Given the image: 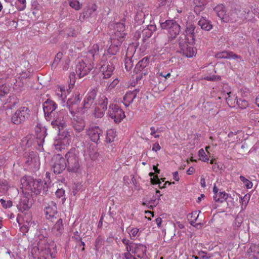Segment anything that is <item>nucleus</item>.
I'll list each match as a JSON object with an SVG mask.
<instances>
[{
  "label": "nucleus",
  "instance_id": "nucleus-1",
  "mask_svg": "<svg viewBox=\"0 0 259 259\" xmlns=\"http://www.w3.org/2000/svg\"><path fill=\"white\" fill-rule=\"evenodd\" d=\"M98 93L97 88L91 89L85 95L83 101V109H89L92 106L94 107L93 114L96 118H101L104 115L107 109L108 98L103 95H100L96 101Z\"/></svg>",
  "mask_w": 259,
  "mask_h": 259
},
{
  "label": "nucleus",
  "instance_id": "nucleus-2",
  "mask_svg": "<svg viewBox=\"0 0 259 259\" xmlns=\"http://www.w3.org/2000/svg\"><path fill=\"white\" fill-rule=\"evenodd\" d=\"M66 160V169L69 172L77 173L81 169V160L79 157L78 150L71 148L65 155Z\"/></svg>",
  "mask_w": 259,
  "mask_h": 259
},
{
  "label": "nucleus",
  "instance_id": "nucleus-3",
  "mask_svg": "<svg viewBox=\"0 0 259 259\" xmlns=\"http://www.w3.org/2000/svg\"><path fill=\"white\" fill-rule=\"evenodd\" d=\"M23 187L36 195L45 194L48 191L46 183L44 185L41 180H34L31 177H24L21 180Z\"/></svg>",
  "mask_w": 259,
  "mask_h": 259
},
{
  "label": "nucleus",
  "instance_id": "nucleus-4",
  "mask_svg": "<svg viewBox=\"0 0 259 259\" xmlns=\"http://www.w3.org/2000/svg\"><path fill=\"white\" fill-rule=\"evenodd\" d=\"M67 116V112L65 109H62L52 115L51 118L47 119L48 121H51V124L54 128L58 130L59 134H61V131L65 134V137H67V132L64 131L66 126V118Z\"/></svg>",
  "mask_w": 259,
  "mask_h": 259
},
{
  "label": "nucleus",
  "instance_id": "nucleus-5",
  "mask_svg": "<svg viewBox=\"0 0 259 259\" xmlns=\"http://www.w3.org/2000/svg\"><path fill=\"white\" fill-rule=\"evenodd\" d=\"M162 29L167 30L168 40H174L181 31V26L175 20H167L164 22L160 23Z\"/></svg>",
  "mask_w": 259,
  "mask_h": 259
},
{
  "label": "nucleus",
  "instance_id": "nucleus-6",
  "mask_svg": "<svg viewBox=\"0 0 259 259\" xmlns=\"http://www.w3.org/2000/svg\"><path fill=\"white\" fill-rule=\"evenodd\" d=\"M106 59V55L104 54L101 60V62L99 64V66H100L99 68L102 72L103 78H108L112 74L114 70V63L116 61V59L114 57L107 62L105 61Z\"/></svg>",
  "mask_w": 259,
  "mask_h": 259
},
{
  "label": "nucleus",
  "instance_id": "nucleus-7",
  "mask_svg": "<svg viewBox=\"0 0 259 259\" xmlns=\"http://www.w3.org/2000/svg\"><path fill=\"white\" fill-rule=\"evenodd\" d=\"M51 168L54 174H61L66 168L65 158L59 154L54 155L52 158Z\"/></svg>",
  "mask_w": 259,
  "mask_h": 259
},
{
  "label": "nucleus",
  "instance_id": "nucleus-8",
  "mask_svg": "<svg viewBox=\"0 0 259 259\" xmlns=\"http://www.w3.org/2000/svg\"><path fill=\"white\" fill-rule=\"evenodd\" d=\"M30 116V110L27 107H21L19 108L11 118L12 122L19 124L27 119Z\"/></svg>",
  "mask_w": 259,
  "mask_h": 259
},
{
  "label": "nucleus",
  "instance_id": "nucleus-9",
  "mask_svg": "<svg viewBox=\"0 0 259 259\" xmlns=\"http://www.w3.org/2000/svg\"><path fill=\"white\" fill-rule=\"evenodd\" d=\"M86 134L92 142L97 144L100 142V138L103 137L102 130L94 124H90L87 127Z\"/></svg>",
  "mask_w": 259,
  "mask_h": 259
},
{
  "label": "nucleus",
  "instance_id": "nucleus-10",
  "mask_svg": "<svg viewBox=\"0 0 259 259\" xmlns=\"http://www.w3.org/2000/svg\"><path fill=\"white\" fill-rule=\"evenodd\" d=\"M108 114L110 118L114 119L116 123L121 122L125 116L124 112L115 104H110Z\"/></svg>",
  "mask_w": 259,
  "mask_h": 259
},
{
  "label": "nucleus",
  "instance_id": "nucleus-11",
  "mask_svg": "<svg viewBox=\"0 0 259 259\" xmlns=\"http://www.w3.org/2000/svg\"><path fill=\"white\" fill-rule=\"evenodd\" d=\"M180 52L183 55L188 58H191L196 54V51L191 45L189 44L186 40H184L182 37H180L178 40Z\"/></svg>",
  "mask_w": 259,
  "mask_h": 259
},
{
  "label": "nucleus",
  "instance_id": "nucleus-12",
  "mask_svg": "<svg viewBox=\"0 0 259 259\" xmlns=\"http://www.w3.org/2000/svg\"><path fill=\"white\" fill-rule=\"evenodd\" d=\"M42 107L46 119H50L52 115L56 112L57 105L54 101L48 99L43 103Z\"/></svg>",
  "mask_w": 259,
  "mask_h": 259
},
{
  "label": "nucleus",
  "instance_id": "nucleus-13",
  "mask_svg": "<svg viewBox=\"0 0 259 259\" xmlns=\"http://www.w3.org/2000/svg\"><path fill=\"white\" fill-rule=\"evenodd\" d=\"M44 211L48 220L53 221L54 219H56L58 211L56 203L53 201L49 202L45 205Z\"/></svg>",
  "mask_w": 259,
  "mask_h": 259
},
{
  "label": "nucleus",
  "instance_id": "nucleus-14",
  "mask_svg": "<svg viewBox=\"0 0 259 259\" xmlns=\"http://www.w3.org/2000/svg\"><path fill=\"white\" fill-rule=\"evenodd\" d=\"M81 101L80 94H77L69 99L67 102V107L70 113L74 115L78 111V105Z\"/></svg>",
  "mask_w": 259,
  "mask_h": 259
},
{
  "label": "nucleus",
  "instance_id": "nucleus-15",
  "mask_svg": "<svg viewBox=\"0 0 259 259\" xmlns=\"http://www.w3.org/2000/svg\"><path fill=\"white\" fill-rule=\"evenodd\" d=\"M92 68L91 66L87 65L84 61L79 60L76 65V74L79 78H81L88 74Z\"/></svg>",
  "mask_w": 259,
  "mask_h": 259
},
{
  "label": "nucleus",
  "instance_id": "nucleus-16",
  "mask_svg": "<svg viewBox=\"0 0 259 259\" xmlns=\"http://www.w3.org/2000/svg\"><path fill=\"white\" fill-rule=\"evenodd\" d=\"M195 26L191 23L187 24L184 34V40H186L190 45H193L195 41Z\"/></svg>",
  "mask_w": 259,
  "mask_h": 259
},
{
  "label": "nucleus",
  "instance_id": "nucleus-17",
  "mask_svg": "<svg viewBox=\"0 0 259 259\" xmlns=\"http://www.w3.org/2000/svg\"><path fill=\"white\" fill-rule=\"evenodd\" d=\"M25 162L28 165L34 168L39 166V159L37 154L33 151L29 152L25 157Z\"/></svg>",
  "mask_w": 259,
  "mask_h": 259
},
{
  "label": "nucleus",
  "instance_id": "nucleus-18",
  "mask_svg": "<svg viewBox=\"0 0 259 259\" xmlns=\"http://www.w3.org/2000/svg\"><path fill=\"white\" fill-rule=\"evenodd\" d=\"M156 29V27L155 25H149L145 28H144L141 32L138 31L136 34H138V36L142 37L143 40L149 38L151 36L152 34Z\"/></svg>",
  "mask_w": 259,
  "mask_h": 259
},
{
  "label": "nucleus",
  "instance_id": "nucleus-19",
  "mask_svg": "<svg viewBox=\"0 0 259 259\" xmlns=\"http://www.w3.org/2000/svg\"><path fill=\"white\" fill-rule=\"evenodd\" d=\"M215 58L218 59H240L241 60V57L236 55L231 51H223L218 53L215 54ZM242 61H243L242 60Z\"/></svg>",
  "mask_w": 259,
  "mask_h": 259
},
{
  "label": "nucleus",
  "instance_id": "nucleus-20",
  "mask_svg": "<svg viewBox=\"0 0 259 259\" xmlns=\"http://www.w3.org/2000/svg\"><path fill=\"white\" fill-rule=\"evenodd\" d=\"M53 250L52 251V248L50 247L42 250L38 259H53L55 258L56 251L54 247H53Z\"/></svg>",
  "mask_w": 259,
  "mask_h": 259
},
{
  "label": "nucleus",
  "instance_id": "nucleus-21",
  "mask_svg": "<svg viewBox=\"0 0 259 259\" xmlns=\"http://www.w3.org/2000/svg\"><path fill=\"white\" fill-rule=\"evenodd\" d=\"M125 35V33L115 32L111 36V43H113L114 46H120L124 39Z\"/></svg>",
  "mask_w": 259,
  "mask_h": 259
},
{
  "label": "nucleus",
  "instance_id": "nucleus-22",
  "mask_svg": "<svg viewBox=\"0 0 259 259\" xmlns=\"http://www.w3.org/2000/svg\"><path fill=\"white\" fill-rule=\"evenodd\" d=\"M139 91L137 89L133 91L127 92L123 97V104L126 107H128L133 103L134 99L137 97V95Z\"/></svg>",
  "mask_w": 259,
  "mask_h": 259
},
{
  "label": "nucleus",
  "instance_id": "nucleus-23",
  "mask_svg": "<svg viewBox=\"0 0 259 259\" xmlns=\"http://www.w3.org/2000/svg\"><path fill=\"white\" fill-rule=\"evenodd\" d=\"M32 203L29 201V199L26 197L23 196L17 205V207L20 211L23 212L28 210L31 207Z\"/></svg>",
  "mask_w": 259,
  "mask_h": 259
},
{
  "label": "nucleus",
  "instance_id": "nucleus-24",
  "mask_svg": "<svg viewBox=\"0 0 259 259\" xmlns=\"http://www.w3.org/2000/svg\"><path fill=\"white\" fill-rule=\"evenodd\" d=\"M134 249V254L136 255L138 257L142 258L146 256L147 247L143 244L141 243L135 244Z\"/></svg>",
  "mask_w": 259,
  "mask_h": 259
},
{
  "label": "nucleus",
  "instance_id": "nucleus-25",
  "mask_svg": "<svg viewBox=\"0 0 259 259\" xmlns=\"http://www.w3.org/2000/svg\"><path fill=\"white\" fill-rule=\"evenodd\" d=\"M149 63V58L147 57L143 58L136 64L134 69L135 72L137 73L139 72H141V71L143 70H147V69H146V67L148 66Z\"/></svg>",
  "mask_w": 259,
  "mask_h": 259
},
{
  "label": "nucleus",
  "instance_id": "nucleus-26",
  "mask_svg": "<svg viewBox=\"0 0 259 259\" xmlns=\"http://www.w3.org/2000/svg\"><path fill=\"white\" fill-rule=\"evenodd\" d=\"M72 125L73 129L77 133H80L84 130L85 126V123L83 119L77 118L74 119L72 122Z\"/></svg>",
  "mask_w": 259,
  "mask_h": 259
},
{
  "label": "nucleus",
  "instance_id": "nucleus-27",
  "mask_svg": "<svg viewBox=\"0 0 259 259\" xmlns=\"http://www.w3.org/2000/svg\"><path fill=\"white\" fill-rule=\"evenodd\" d=\"M63 220L62 219H59L52 227V232L54 235L58 236L63 232Z\"/></svg>",
  "mask_w": 259,
  "mask_h": 259
},
{
  "label": "nucleus",
  "instance_id": "nucleus-28",
  "mask_svg": "<svg viewBox=\"0 0 259 259\" xmlns=\"http://www.w3.org/2000/svg\"><path fill=\"white\" fill-rule=\"evenodd\" d=\"M248 255L252 258H259V244H252L247 250Z\"/></svg>",
  "mask_w": 259,
  "mask_h": 259
},
{
  "label": "nucleus",
  "instance_id": "nucleus-29",
  "mask_svg": "<svg viewBox=\"0 0 259 259\" xmlns=\"http://www.w3.org/2000/svg\"><path fill=\"white\" fill-rule=\"evenodd\" d=\"M238 17L243 20H250L252 16V13L247 8H242L237 13Z\"/></svg>",
  "mask_w": 259,
  "mask_h": 259
},
{
  "label": "nucleus",
  "instance_id": "nucleus-30",
  "mask_svg": "<svg viewBox=\"0 0 259 259\" xmlns=\"http://www.w3.org/2000/svg\"><path fill=\"white\" fill-rule=\"evenodd\" d=\"M213 11L221 19L223 20L224 21L227 20L225 8L223 5H218L214 8Z\"/></svg>",
  "mask_w": 259,
  "mask_h": 259
},
{
  "label": "nucleus",
  "instance_id": "nucleus-31",
  "mask_svg": "<svg viewBox=\"0 0 259 259\" xmlns=\"http://www.w3.org/2000/svg\"><path fill=\"white\" fill-rule=\"evenodd\" d=\"M198 25L201 27L202 29L206 31H209L212 28L211 21L204 17H202L199 20Z\"/></svg>",
  "mask_w": 259,
  "mask_h": 259
},
{
  "label": "nucleus",
  "instance_id": "nucleus-32",
  "mask_svg": "<svg viewBox=\"0 0 259 259\" xmlns=\"http://www.w3.org/2000/svg\"><path fill=\"white\" fill-rule=\"evenodd\" d=\"M88 56L92 57L94 61L99 58V46L98 44H95L92 48L88 52Z\"/></svg>",
  "mask_w": 259,
  "mask_h": 259
},
{
  "label": "nucleus",
  "instance_id": "nucleus-33",
  "mask_svg": "<svg viewBox=\"0 0 259 259\" xmlns=\"http://www.w3.org/2000/svg\"><path fill=\"white\" fill-rule=\"evenodd\" d=\"M228 97L226 98V102L230 107H235L236 101L237 100V97L235 95H233L231 92L227 93Z\"/></svg>",
  "mask_w": 259,
  "mask_h": 259
},
{
  "label": "nucleus",
  "instance_id": "nucleus-34",
  "mask_svg": "<svg viewBox=\"0 0 259 259\" xmlns=\"http://www.w3.org/2000/svg\"><path fill=\"white\" fill-rule=\"evenodd\" d=\"M11 188L9 183L6 180L0 181V193L5 194L7 193L8 190Z\"/></svg>",
  "mask_w": 259,
  "mask_h": 259
},
{
  "label": "nucleus",
  "instance_id": "nucleus-35",
  "mask_svg": "<svg viewBox=\"0 0 259 259\" xmlns=\"http://www.w3.org/2000/svg\"><path fill=\"white\" fill-rule=\"evenodd\" d=\"M33 142V139L31 135H27L24 137L21 140V145L23 147H30Z\"/></svg>",
  "mask_w": 259,
  "mask_h": 259
},
{
  "label": "nucleus",
  "instance_id": "nucleus-36",
  "mask_svg": "<svg viewBox=\"0 0 259 259\" xmlns=\"http://www.w3.org/2000/svg\"><path fill=\"white\" fill-rule=\"evenodd\" d=\"M218 195L213 196V199L215 202H223L228 197V194L225 192H220Z\"/></svg>",
  "mask_w": 259,
  "mask_h": 259
},
{
  "label": "nucleus",
  "instance_id": "nucleus-37",
  "mask_svg": "<svg viewBox=\"0 0 259 259\" xmlns=\"http://www.w3.org/2000/svg\"><path fill=\"white\" fill-rule=\"evenodd\" d=\"M116 137V132L113 129L108 130L106 133V142L108 143H110L114 141Z\"/></svg>",
  "mask_w": 259,
  "mask_h": 259
},
{
  "label": "nucleus",
  "instance_id": "nucleus-38",
  "mask_svg": "<svg viewBox=\"0 0 259 259\" xmlns=\"http://www.w3.org/2000/svg\"><path fill=\"white\" fill-rule=\"evenodd\" d=\"M115 32L125 33V26L122 22H118L115 23L114 26Z\"/></svg>",
  "mask_w": 259,
  "mask_h": 259
},
{
  "label": "nucleus",
  "instance_id": "nucleus-39",
  "mask_svg": "<svg viewBox=\"0 0 259 259\" xmlns=\"http://www.w3.org/2000/svg\"><path fill=\"white\" fill-rule=\"evenodd\" d=\"M236 104H237L239 107L241 109H246L248 106V102L245 99H237Z\"/></svg>",
  "mask_w": 259,
  "mask_h": 259
},
{
  "label": "nucleus",
  "instance_id": "nucleus-40",
  "mask_svg": "<svg viewBox=\"0 0 259 259\" xmlns=\"http://www.w3.org/2000/svg\"><path fill=\"white\" fill-rule=\"evenodd\" d=\"M119 47L113 45V43H111V45L107 50L108 54L112 55H115L118 51Z\"/></svg>",
  "mask_w": 259,
  "mask_h": 259
},
{
  "label": "nucleus",
  "instance_id": "nucleus-41",
  "mask_svg": "<svg viewBox=\"0 0 259 259\" xmlns=\"http://www.w3.org/2000/svg\"><path fill=\"white\" fill-rule=\"evenodd\" d=\"M125 68L127 71H130L133 66V62L132 59L130 58L126 57L124 60Z\"/></svg>",
  "mask_w": 259,
  "mask_h": 259
},
{
  "label": "nucleus",
  "instance_id": "nucleus-42",
  "mask_svg": "<svg viewBox=\"0 0 259 259\" xmlns=\"http://www.w3.org/2000/svg\"><path fill=\"white\" fill-rule=\"evenodd\" d=\"M243 222V218L239 216H237L233 223V227L235 229L239 228Z\"/></svg>",
  "mask_w": 259,
  "mask_h": 259
},
{
  "label": "nucleus",
  "instance_id": "nucleus-43",
  "mask_svg": "<svg viewBox=\"0 0 259 259\" xmlns=\"http://www.w3.org/2000/svg\"><path fill=\"white\" fill-rule=\"evenodd\" d=\"M65 191L63 189H58L56 192V195L57 197L61 198L62 203L64 202L66 200V198L64 196Z\"/></svg>",
  "mask_w": 259,
  "mask_h": 259
},
{
  "label": "nucleus",
  "instance_id": "nucleus-44",
  "mask_svg": "<svg viewBox=\"0 0 259 259\" xmlns=\"http://www.w3.org/2000/svg\"><path fill=\"white\" fill-rule=\"evenodd\" d=\"M45 133H46V130H44L41 133V134L39 135H37L36 142H37L38 145H39V146H41L42 145V143L44 142V139L45 138Z\"/></svg>",
  "mask_w": 259,
  "mask_h": 259
},
{
  "label": "nucleus",
  "instance_id": "nucleus-45",
  "mask_svg": "<svg viewBox=\"0 0 259 259\" xmlns=\"http://www.w3.org/2000/svg\"><path fill=\"white\" fill-rule=\"evenodd\" d=\"M69 6L75 10H79L81 8L79 2L77 0L69 1Z\"/></svg>",
  "mask_w": 259,
  "mask_h": 259
},
{
  "label": "nucleus",
  "instance_id": "nucleus-46",
  "mask_svg": "<svg viewBox=\"0 0 259 259\" xmlns=\"http://www.w3.org/2000/svg\"><path fill=\"white\" fill-rule=\"evenodd\" d=\"M239 178L247 189H251L252 187L253 184L251 181H249L242 176H240Z\"/></svg>",
  "mask_w": 259,
  "mask_h": 259
},
{
  "label": "nucleus",
  "instance_id": "nucleus-47",
  "mask_svg": "<svg viewBox=\"0 0 259 259\" xmlns=\"http://www.w3.org/2000/svg\"><path fill=\"white\" fill-rule=\"evenodd\" d=\"M9 90L8 88L4 84H2L0 85V98L5 95L8 94L9 93Z\"/></svg>",
  "mask_w": 259,
  "mask_h": 259
},
{
  "label": "nucleus",
  "instance_id": "nucleus-48",
  "mask_svg": "<svg viewBox=\"0 0 259 259\" xmlns=\"http://www.w3.org/2000/svg\"><path fill=\"white\" fill-rule=\"evenodd\" d=\"M198 155L200 157V159L204 162L207 161L209 160L203 149H201L199 150Z\"/></svg>",
  "mask_w": 259,
  "mask_h": 259
},
{
  "label": "nucleus",
  "instance_id": "nucleus-49",
  "mask_svg": "<svg viewBox=\"0 0 259 259\" xmlns=\"http://www.w3.org/2000/svg\"><path fill=\"white\" fill-rule=\"evenodd\" d=\"M62 57L63 53L62 52H59V53H58L54 58V60L52 65L54 66H56L58 64L59 62L60 61Z\"/></svg>",
  "mask_w": 259,
  "mask_h": 259
},
{
  "label": "nucleus",
  "instance_id": "nucleus-50",
  "mask_svg": "<svg viewBox=\"0 0 259 259\" xmlns=\"http://www.w3.org/2000/svg\"><path fill=\"white\" fill-rule=\"evenodd\" d=\"M198 254L201 259H209L213 256L211 254L207 253L206 252L203 251L199 252Z\"/></svg>",
  "mask_w": 259,
  "mask_h": 259
},
{
  "label": "nucleus",
  "instance_id": "nucleus-51",
  "mask_svg": "<svg viewBox=\"0 0 259 259\" xmlns=\"http://www.w3.org/2000/svg\"><path fill=\"white\" fill-rule=\"evenodd\" d=\"M159 193H160V191L159 190H156V195L157 196V200H156V199L155 198L154 199H151L149 201V203L151 204V207H152V205H153L154 206H156L157 205V204L158 203V201L160 199V197L161 196L160 194L158 195V194H159Z\"/></svg>",
  "mask_w": 259,
  "mask_h": 259
},
{
  "label": "nucleus",
  "instance_id": "nucleus-52",
  "mask_svg": "<svg viewBox=\"0 0 259 259\" xmlns=\"http://www.w3.org/2000/svg\"><path fill=\"white\" fill-rule=\"evenodd\" d=\"M151 182L152 184H158L160 189H162L164 188L163 187V186H161L162 183L157 176L155 177H153V178H151Z\"/></svg>",
  "mask_w": 259,
  "mask_h": 259
},
{
  "label": "nucleus",
  "instance_id": "nucleus-53",
  "mask_svg": "<svg viewBox=\"0 0 259 259\" xmlns=\"http://www.w3.org/2000/svg\"><path fill=\"white\" fill-rule=\"evenodd\" d=\"M103 239L101 236H98L95 241V247L97 249H99L103 245Z\"/></svg>",
  "mask_w": 259,
  "mask_h": 259
},
{
  "label": "nucleus",
  "instance_id": "nucleus-54",
  "mask_svg": "<svg viewBox=\"0 0 259 259\" xmlns=\"http://www.w3.org/2000/svg\"><path fill=\"white\" fill-rule=\"evenodd\" d=\"M0 202H1L2 206L4 208H9L12 206V202L10 200L6 201L3 199H1L0 200Z\"/></svg>",
  "mask_w": 259,
  "mask_h": 259
},
{
  "label": "nucleus",
  "instance_id": "nucleus-55",
  "mask_svg": "<svg viewBox=\"0 0 259 259\" xmlns=\"http://www.w3.org/2000/svg\"><path fill=\"white\" fill-rule=\"evenodd\" d=\"M204 78L208 81H214L220 80L221 77L215 75H207L204 77Z\"/></svg>",
  "mask_w": 259,
  "mask_h": 259
},
{
  "label": "nucleus",
  "instance_id": "nucleus-56",
  "mask_svg": "<svg viewBox=\"0 0 259 259\" xmlns=\"http://www.w3.org/2000/svg\"><path fill=\"white\" fill-rule=\"evenodd\" d=\"M93 13V12L91 11L90 8H87L84 10L82 14L84 17L89 18L92 16Z\"/></svg>",
  "mask_w": 259,
  "mask_h": 259
},
{
  "label": "nucleus",
  "instance_id": "nucleus-57",
  "mask_svg": "<svg viewBox=\"0 0 259 259\" xmlns=\"http://www.w3.org/2000/svg\"><path fill=\"white\" fill-rule=\"evenodd\" d=\"M136 74H137L136 79L137 80H141L142 79L143 75L145 76L148 74V71H147V70H143L142 71H141V72H139L138 73H137Z\"/></svg>",
  "mask_w": 259,
  "mask_h": 259
},
{
  "label": "nucleus",
  "instance_id": "nucleus-58",
  "mask_svg": "<svg viewBox=\"0 0 259 259\" xmlns=\"http://www.w3.org/2000/svg\"><path fill=\"white\" fill-rule=\"evenodd\" d=\"M209 0H194V5H200L202 6H205Z\"/></svg>",
  "mask_w": 259,
  "mask_h": 259
},
{
  "label": "nucleus",
  "instance_id": "nucleus-59",
  "mask_svg": "<svg viewBox=\"0 0 259 259\" xmlns=\"http://www.w3.org/2000/svg\"><path fill=\"white\" fill-rule=\"evenodd\" d=\"M72 238L76 242L80 241L81 239L80 237V233L77 231L73 233V236H72Z\"/></svg>",
  "mask_w": 259,
  "mask_h": 259
},
{
  "label": "nucleus",
  "instance_id": "nucleus-60",
  "mask_svg": "<svg viewBox=\"0 0 259 259\" xmlns=\"http://www.w3.org/2000/svg\"><path fill=\"white\" fill-rule=\"evenodd\" d=\"M195 5V6L194 8V11L197 14H198L204 8V6H202L200 5Z\"/></svg>",
  "mask_w": 259,
  "mask_h": 259
},
{
  "label": "nucleus",
  "instance_id": "nucleus-61",
  "mask_svg": "<svg viewBox=\"0 0 259 259\" xmlns=\"http://www.w3.org/2000/svg\"><path fill=\"white\" fill-rule=\"evenodd\" d=\"M136 243H130V244L126 246V249L127 251V252L130 253V252H132V253H134V249L135 248V245Z\"/></svg>",
  "mask_w": 259,
  "mask_h": 259
},
{
  "label": "nucleus",
  "instance_id": "nucleus-62",
  "mask_svg": "<svg viewBox=\"0 0 259 259\" xmlns=\"http://www.w3.org/2000/svg\"><path fill=\"white\" fill-rule=\"evenodd\" d=\"M75 75H76V74L74 72H71L70 74V75H69L70 85V84L73 85L74 83H75Z\"/></svg>",
  "mask_w": 259,
  "mask_h": 259
},
{
  "label": "nucleus",
  "instance_id": "nucleus-63",
  "mask_svg": "<svg viewBox=\"0 0 259 259\" xmlns=\"http://www.w3.org/2000/svg\"><path fill=\"white\" fill-rule=\"evenodd\" d=\"M20 4L19 8L20 11H23L26 8V0H17Z\"/></svg>",
  "mask_w": 259,
  "mask_h": 259
},
{
  "label": "nucleus",
  "instance_id": "nucleus-64",
  "mask_svg": "<svg viewBox=\"0 0 259 259\" xmlns=\"http://www.w3.org/2000/svg\"><path fill=\"white\" fill-rule=\"evenodd\" d=\"M158 2L159 6H168L170 3V0H158Z\"/></svg>",
  "mask_w": 259,
  "mask_h": 259
}]
</instances>
